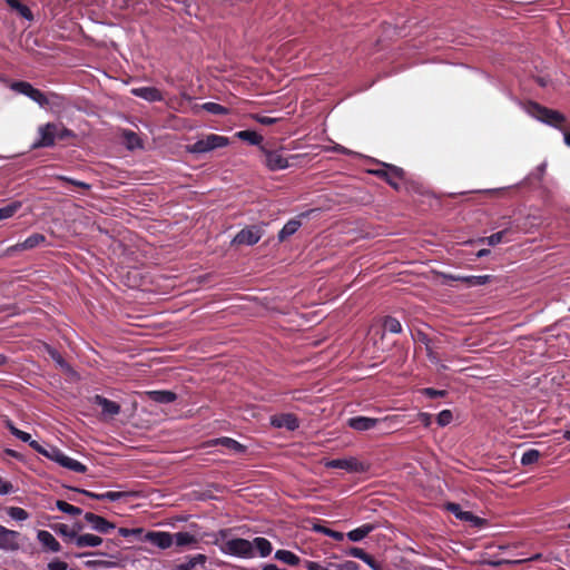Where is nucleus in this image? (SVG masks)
<instances>
[{
  "mask_svg": "<svg viewBox=\"0 0 570 570\" xmlns=\"http://www.w3.org/2000/svg\"><path fill=\"white\" fill-rule=\"evenodd\" d=\"M10 88L18 94L28 96L42 108L52 109L60 106V96L56 94H50L47 96L39 89L32 87V85L27 81H14L10 85Z\"/></svg>",
  "mask_w": 570,
  "mask_h": 570,
  "instance_id": "obj_1",
  "label": "nucleus"
},
{
  "mask_svg": "<svg viewBox=\"0 0 570 570\" xmlns=\"http://www.w3.org/2000/svg\"><path fill=\"white\" fill-rule=\"evenodd\" d=\"M525 109L528 114L535 119L562 130V124L566 121V117L561 112L549 109L533 101L528 102Z\"/></svg>",
  "mask_w": 570,
  "mask_h": 570,
  "instance_id": "obj_2",
  "label": "nucleus"
},
{
  "mask_svg": "<svg viewBox=\"0 0 570 570\" xmlns=\"http://www.w3.org/2000/svg\"><path fill=\"white\" fill-rule=\"evenodd\" d=\"M229 142L227 137L209 134L200 139H198L195 144L188 145L186 150L191 154H204L212 151L216 148H223L227 146Z\"/></svg>",
  "mask_w": 570,
  "mask_h": 570,
  "instance_id": "obj_3",
  "label": "nucleus"
},
{
  "mask_svg": "<svg viewBox=\"0 0 570 570\" xmlns=\"http://www.w3.org/2000/svg\"><path fill=\"white\" fill-rule=\"evenodd\" d=\"M223 551L225 553L243 558H250L254 556L253 543L246 539L240 538L228 540L225 543Z\"/></svg>",
  "mask_w": 570,
  "mask_h": 570,
  "instance_id": "obj_4",
  "label": "nucleus"
},
{
  "mask_svg": "<svg viewBox=\"0 0 570 570\" xmlns=\"http://www.w3.org/2000/svg\"><path fill=\"white\" fill-rule=\"evenodd\" d=\"M325 465L327 468L343 469L348 472H355V473H362V472L367 471V469H368V465L366 463L361 462L356 458H353V456L335 459V460L326 462Z\"/></svg>",
  "mask_w": 570,
  "mask_h": 570,
  "instance_id": "obj_5",
  "label": "nucleus"
},
{
  "mask_svg": "<svg viewBox=\"0 0 570 570\" xmlns=\"http://www.w3.org/2000/svg\"><path fill=\"white\" fill-rule=\"evenodd\" d=\"M58 132V124L48 122L43 126H40L38 129V134L40 136L39 140L33 142L32 148H43L51 147L55 145V139L57 138Z\"/></svg>",
  "mask_w": 570,
  "mask_h": 570,
  "instance_id": "obj_6",
  "label": "nucleus"
},
{
  "mask_svg": "<svg viewBox=\"0 0 570 570\" xmlns=\"http://www.w3.org/2000/svg\"><path fill=\"white\" fill-rule=\"evenodd\" d=\"M261 150L265 156V164L271 170H281L289 166L288 158L283 157L279 150H269L265 146H261Z\"/></svg>",
  "mask_w": 570,
  "mask_h": 570,
  "instance_id": "obj_7",
  "label": "nucleus"
},
{
  "mask_svg": "<svg viewBox=\"0 0 570 570\" xmlns=\"http://www.w3.org/2000/svg\"><path fill=\"white\" fill-rule=\"evenodd\" d=\"M262 229L257 226H249L242 229L233 239L235 245H254L262 238Z\"/></svg>",
  "mask_w": 570,
  "mask_h": 570,
  "instance_id": "obj_8",
  "label": "nucleus"
},
{
  "mask_svg": "<svg viewBox=\"0 0 570 570\" xmlns=\"http://www.w3.org/2000/svg\"><path fill=\"white\" fill-rule=\"evenodd\" d=\"M20 533L9 530L0 524V549L4 551H17L20 549L19 544Z\"/></svg>",
  "mask_w": 570,
  "mask_h": 570,
  "instance_id": "obj_9",
  "label": "nucleus"
},
{
  "mask_svg": "<svg viewBox=\"0 0 570 570\" xmlns=\"http://www.w3.org/2000/svg\"><path fill=\"white\" fill-rule=\"evenodd\" d=\"M51 460L59 463L61 466L78 473H85L87 471L86 465L65 455L60 450H51Z\"/></svg>",
  "mask_w": 570,
  "mask_h": 570,
  "instance_id": "obj_10",
  "label": "nucleus"
},
{
  "mask_svg": "<svg viewBox=\"0 0 570 570\" xmlns=\"http://www.w3.org/2000/svg\"><path fill=\"white\" fill-rule=\"evenodd\" d=\"M145 540L157 546L160 549H167L174 543V537L169 532L149 531L145 535Z\"/></svg>",
  "mask_w": 570,
  "mask_h": 570,
  "instance_id": "obj_11",
  "label": "nucleus"
},
{
  "mask_svg": "<svg viewBox=\"0 0 570 570\" xmlns=\"http://www.w3.org/2000/svg\"><path fill=\"white\" fill-rule=\"evenodd\" d=\"M446 509L455 514L456 518L463 521L471 522L474 527H482L485 521L476 515H474L472 512L469 511H462L460 504L458 503H448Z\"/></svg>",
  "mask_w": 570,
  "mask_h": 570,
  "instance_id": "obj_12",
  "label": "nucleus"
},
{
  "mask_svg": "<svg viewBox=\"0 0 570 570\" xmlns=\"http://www.w3.org/2000/svg\"><path fill=\"white\" fill-rule=\"evenodd\" d=\"M85 520L90 523L91 528L100 533H109L115 529V524L106 520L105 518L97 515L92 512L85 514Z\"/></svg>",
  "mask_w": 570,
  "mask_h": 570,
  "instance_id": "obj_13",
  "label": "nucleus"
},
{
  "mask_svg": "<svg viewBox=\"0 0 570 570\" xmlns=\"http://www.w3.org/2000/svg\"><path fill=\"white\" fill-rule=\"evenodd\" d=\"M271 424L277 429L285 428L288 431H294L298 428L297 417L291 413L272 416Z\"/></svg>",
  "mask_w": 570,
  "mask_h": 570,
  "instance_id": "obj_14",
  "label": "nucleus"
},
{
  "mask_svg": "<svg viewBox=\"0 0 570 570\" xmlns=\"http://www.w3.org/2000/svg\"><path fill=\"white\" fill-rule=\"evenodd\" d=\"M46 240V237L42 234H32L24 242L19 243L14 246H11L7 249V254L11 255L16 250H28L37 247Z\"/></svg>",
  "mask_w": 570,
  "mask_h": 570,
  "instance_id": "obj_15",
  "label": "nucleus"
},
{
  "mask_svg": "<svg viewBox=\"0 0 570 570\" xmlns=\"http://www.w3.org/2000/svg\"><path fill=\"white\" fill-rule=\"evenodd\" d=\"M381 421L379 419L356 416L347 421L350 428L356 431H367L374 429Z\"/></svg>",
  "mask_w": 570,
  "mask_h": 570,
  "instance_id": "obj_16",
  "label": "nucleus"
},
{
  "mask_svg": "<svg viewBox=\"0 0 570 570\" xmlns=\"http://www.w3.org/2000/svg\"><path fill=\"white\" fill-rule=\"evenodd\" d=\"M94 403L101 407L102 413L109 417H114L120 412V405L114 401H110L101 395L94 397Z\"/></svg>",
  "mask_w": 570,
  "mask_h": 570,
  "instance_id": "obj_17",
  "label": "nucleus"
},
{
  "mask_svg": "<svg viewBox=\"0 0 570 570\" xmlns=\"http://www.w3.org/2000/svg\"><path fill=\"white\" fill-rule=\"evenodd\" d=\"M207 444L210 446L222 445L230 451H234L235 453H243L246 450L245 445L240 444L234 439L226 436L210 440L207 442Z\"/></svg>",
  "mask_w": 570,
  "mask_h": 570,
  "instance_id": "obj_18",
  "label": "nucleus"
},
{
  "mask_svg": "<svg viewBox=\"0 0 570 570\" xmlns=\"http://www.w3.org/2000/svg\"><path fill=\"white\" fill-rule=\"evenodd\" d=\"M131 94L147 101H159L163 99L160 91L155 87L134 88Z\"/></svg>",
  "mask_w": 570,
  "mask_h": 570,
  "instance_id": "obj_19",
  "label": "nucleus"
},
{
  "mask_svg": "<svg viewBox=\"0 0 570 570\" xmlns=\"http://www.w3.org/2000/svg\"><path fill=\"white\" fill-rule=\"evenodd\" d=\"M38 540L40 543L46 547L51 552H59L61 547L60 543L56 540V538L46 530H40L37 534Z\"/></svg>",
  "mask_w": 570,
  "mask_h": 570,
  "instance_id": "obj_20",
  "label": "nucleus"
},
{
  "mask_svg": "<svg viewBox=\"0 0 570 570\" xmlns=\"http://www.w3.org/2000/svg\"><path fill=\"white\" fill-rule=\"evenodd\" d=\"M206 561L207 557L199 553L193 557H187L185 562L176 564L173 570H193L197 566L204 567Z\"/></svg>",
  "mask_w": 570,
  "mask_h": 570,
  "instance_id": "obj_21",
  "label": "nucleus"
},
{
  "mask_svg": "<svg viewBox=\"0 0 570 570\" xmlns=\"http://www.w3.org/2000/svg\"><path fill=\"white\" fill-rule=\"evenodd\" d=\"M146 396L157 403L167 404L177 399V395L171 391H148Z\"/></svg>",
  "mask_w": 570,
  "mask_h": 570,
  "instance_id": "obj_22",
  "label": "nucleus"
},
{
  "mask_svg": "<svg viewBox=\"0 0 570 570\" xmlns=\"http://www.w3.org/2000/svg\"><path fill=\"white\" fill-rule=\"evenodd\" d=\"M379 176L383 177L386 179V181L393 186L394 188H399V184L395 179H401L403 177V169L402 168H399V167H395V166H389V170L387 171H377L376 173Z\"/></svg>",
  "mask_w": 570,
  "mask_h": 570,
  "instance_id": "obj_23",
  "label": "nucleus"
},
{
  "mask_svg": "<svg viewBox=\"0 0 570 570\" xmlns=\"http://www.w3.org/2000/svg\"><path fill=\"white\" fill-rule=\"evenodd\" d=\"M102 542V539L95 534H80L76 538V546L78 548H85V547H98Z\"/></svg>",
  "mask_w": 570,
  "mask_h": 570,
  "instance_id": "obj_24",
  "label": "nucleus"
},
{
  "mask_svg": "<svg viewBox=\"0 0 570 570\" xmlns=\"http://www.w3.org/2000/svg\"><path fill=\"white\" fill-rule=\"evenodd\" d=\"M301 220L299 219H291L288 220L284 227L278 233V239L281 242H284L286 238L292 236L297 232V229L301 227Z\"/></svg>",
  "mask_w": 570,
  "mask_h": 570,
  "instance_id": "obj_25",
  "label": "nucleus"
},
{
  "mask_svg": "<svg viewBox=\"0 0 570 570\" xmlns=\"http://www.w3.org/2000/svg\"><path fill=\"white\" fill-rule=\"evenodd\" d=\"M173 537L177 547L195 546L198 542V539L188 532H177Z\"/></svg>",
  "mask_w": 570,
  "mask_h": 570,
  "instance_id": "obj_26",
  "label": "nucleus"
},
{
  "mask_svg": "<svg viewBox=\"0 0 570 570\" xmlns=\"http://www.w3.org/2000/svg\"><path fill=\"white\" fill-rule=\"evenodd\" d=\"M374 528L375 527L373 524H363L362 527L350 531L346 535L351 541L357 542L372 532Z\"/></svg>",
  "mask_w": 570,
  "mask_h": 570,
  "instance_id": "obj_27",
  "label": "nucleus"
},
{
  "mask_svg": "<svg viewBox=\"0 0 570 570\" xmlns=\"http://www.w3.org/2000/svg\"><path fill=\"white\" fill-rule=\"evenodd\" d=\"M252 543H253V549L254 548L257 549L261 557L269 556L273 550L272 543L267 539L262 538V537L255 538Z\"/></svg>",
  "mask_w": 570,
  "mask_h": 570,
  "instance_id": "obj_28",
  "label": "nucleus"
},
{
  "mask_svg": "<svg viewBox=\"0 0 570 570\" xmlns=\"http://www.w3.org/2000/svg\"><path fill=\"white\" fill-rule=\"evenodd\" d=\"M275 558L289 566H296L299 563V558L288 550H277Z\"/></svg>",
  "mask_w": 570,
  "mask_h": 570,
  "instance_id": "obj_29",
  "label": "nucleus"
},
{
  "mask_svg": "<svg viewBox=\"0 0 570 570\" xmlns=\"http://www.w3.org/2000/svg\"><path fill=\"white\" fill-rule=\"evenodd\" d=\"M236 136L242 140L248 141L250 145L258 146L263 140V137L261 135L252 130L238 131Z\"/></svg>",
  "mask_w": 570,
  "mask_h": 570,
  "instance_id": "obj_30",
  "label": "nucleus"
},
{
  "mask_svg": "<svg viewBox=\"0 0 570 570\" xmlns=\"http://www.w3.org/2000/svg\"><path fill=\"white\" fill-rule=\"evenodd\" d=\"M46 350H47L49 356L56 362V364L60 368L68 371V372L71 371L70 365L63 360V357L57 350L50 347L49 345H46Z\"/></svg>",
  "mask_w": 570,
  "mask_h": 570,
  "instance_id": "obj_31",
  "label": "nucleus"
},
{
  "mask_svg": "<svg viewBox=\"0 0 570 570\" xmlns=\"http://www.w3.org/2000/svg\"><path fill=\"white\" fill-rule=\"evenodd\" d=\"M21 208L20 202H13L2 208H0V220L12 217Z\"/></svg>",
  "mask_w": 570,
  "mask_h": 570,
  "instance_id": "obj_32",
  "label": "nucleus"
},
{
  "mask_svg": "<svg viewBox=\"0 0 570 570\" xmlns=\"http://www.w3.org/2000/svg\"><path fill=\"white\" fill-rule=\"evenodd\" d=\"M124 138L128 149L142 147L141 139L134 131H125Z\"/></svg>",
  "mask_w": 570,
  "mask_h": 570,
  "instance_id": "obj_33",
  "label": "nucleus"
},
{
  "mask_svg": "<svg viewBox=\"0 0 570 570\" xmlns=\"http://www.w3.org/2000/svg\"><path fill=\"white\" fill-rule=\"evenodd\" d=\"M55 530L58 533H60L61 535H63L67 541H75L76 542V538L78 537L77 535V530L71 529L67 524H58V525H56Z\"/></svg>",
  "mask_w": 570,
  "mask_h": 570,
  "instance_id": "obj_34",
  "label": "nucleus"
},
{
  "mask_svg": "<svg viewBox=\"0 0 570 570\" xmlns=\"http://www.w3.org/2000/svg\"><path fill=\"white\" fill-rule=\"evenodd\" d=\"M7 3L11 9L17 10L23 18L32 19L30 9L18 0H7Z\"/></svg>",
  "mask_w": 570,
  "mask_h": 570,
  "instance_id": "obj_35",
  "label": "nucleus"
},
{
  "mask_svg": "<svg viewBox=\"0 0 570 570\" xmlns=\"http://www.w3.org/2000/svg\"><path fill=\"white\" fill-rule=\"evenodd\" d=\"M383 327L390 333H400L402 331L401 323L392 316H386L384 318Z\"/></svg>",
  "mask_w": 570,
  "mask_h": 570,
  "instance_id": "obj_36",
  "label": "nucleus"
},
{
  "mask_svg": "<svg viewBox=\"0 0 570 570\" xmlns=\"http://www.w3.org/2000/svg\"><path fill=\"white\" fill-rule=\"evenodd\" d=\"M540 456H541V453L538 450H535V449L528 450L522 454L521 463H522V465L533 464L539 460Z\"/></svg>",
  "mask_w": 570,
  "mask_h": 570,
  "instance_id": "obj_37",
  "label": "nucleus"
},
{
  "mask_svg": "<svg viewBox=\"0 0 570 570\" xmlns=\"http://www.w3.org/2000/svg\"><path fill=\"white\" fill-rule=\"evenodd\" d=\"M7 513L12 519L18 520V521H23V520H27L29 518L28 512L24 509L18 508V507H10V508H8Z\"/></svg>",
  "mask_w": 570,
  "mask_h": 570,
  "instance_id": "obj_38",
  "label": "nucleus"
},
{
  "mask_svg": "<svg viewBox=\"0 0 570 570\" xmlns=\"http://www.w3.org/2000/svg\"><path fill=\"white\" fill-rule=\"evenodd\" d=\"M56 505H57V508L60 511H62L65 513H69V514H72V515L81 514V509H79L78 507L69 504L66 501L59 500V501H57Z\"/></svg>",
  "mask_w": 570,
  "mask_h": 570,
  "instance_id": "obj_39",
  "label": "nucleus"
},
{
  "mask_svg": "<svg viewBox=\"0 0 570 570\" xmlns=\"http://www.w3.org/2000/svg\"><path fill=\"white\" fill-rule=\"evenodd\" d=\"M202 108L210 114H214V115L227 114V109L224 106L218 105L216 102H206L202 106Z\"/></svg>",
  "mask_w": 570,
  "mask_h": 570,
  "instance_id": "obj_40",
  "label": "nucleus"
},
{
  "mask_svg": "<svg viewBox=\"0 0 570 570\" xmlns=\"http://www.w3.org/2000/svg\"><path fill=\"white\" fill-rule=\"evenodd\" d=\"M505 233H507V230H501V232L492 234L489 237L480 238L479 242L480 243H487L490 246H494V245H497V244L502 242L503 236H504Z\"/></svg>",
  "mask_w": 570,
  "mask_h": 570,
  "instance_id": "obj_41",
  "label": "nucleus"
},
{
  "mask_svg": "<svg viewBox=\"0 0 570 570\" xmlns=\"http://www.w3.org/2000/svg\"><path fill=\"white\" fill-rule=\"evenodd\" d=\"M490 281L489 275H482V276H466L464 278V282H466L470 286H479L484 285Z\"/></svg>",
  "mask_w": 570,
  "mask_h": 570,
  "instance_id": "obj_42",
  "label": "nucleus"
},
{
  "mask_svg": "<svg viewBox=\"0 0 570 570\" xmlns=\"http://www.w3.org/2000/svg\"><path fill=\"white\" fill-rule=\"evenodd\" d=\"M30 446L37 451L38 453L47 456L48 459L51 460V450H59L58 448L56 446H49L48 449L43 448L41 444H39L37 441H32L30 442Z\"/></svg>",
  "mask_w": 570,
  "mask_h": 570,
  "instance_id": "obj_43",
  "label": "nucleus"
},
{
  "mask_svg": "<svg viewBox=\"0 0 570 570\" xmlns=\"http://www.w3.org/2000/svg\"><path fill=\"white\" fill-rule=\"evenodd\" d=\"M57 178L59 180L66 181L68 184H71V185L77 186L79 188H82L85 190L90 189V185L85 183V181L76 180V179H72V178H69V177H66V176H58Z\"/></svg>",
  "mask_w": 570,
  "mask_h": 570,
  "instance_id": "obj_44",
  "label": "nucleus"
},
{
  "mask_svg": "<svg viewBox=\"0 0 570 570\" xmlns=\"http://www.w3.org/2000/svg\"><path fill=\"white\" fill-rule=\"evenodd\" d=\"M452 421V412L450 410H443L438 415V423L441 426L448 425Z\"/></svg>",
  "mask_w": 570,
  "mask_h": 570,
  "instance_id": "obj_45",
  "label": "nucleus"
},
{
  "mask_svg": "<svg viewBox=\"0 0 570 570\" xmlns=\"http://www.w3.org/2000/svg\"><path fill=\"white\" fill-rule=\"evenodd\" d=\"M124 495H125L124 492H112V491H109V492H106V493H101L99 495V500L117 501L120 498H122Z\"/></svg>",
  "mask_w": 570,
  "mask_h": 570,
  "instance_id": "obj_46",
  "label": "nucleus"
},
{
  "mask_svg": "<svg viewBox=\"0 0 570 570\" xmlns=\"http://www.w3.org/2000/svg\"><path fill=\"white\" fill-rule=\"evenodd\" d=\"M70 137H73V132L71 130H69L68 128H66L65 126L58 124L57 138L60 140H65Z\"/></svg>",
  "mask_w": 570,
  "mask_h": 570,
  "instance_id": "obj_47",
  "label": "nucleus"
},
{
  "mask_svg": "<svg viewBox=\"0 0 570 570\" xmlns=\"http://www.w3.org/2000/svg\"><path fill=\"white\" fill-rule=\"evenodd\" d=\"M47 569L48 570H67L68 564L65 561L53 560L48 563Z\"/></svg>",
  "mask_w": 570,
  "mask_h": 570,
  "instance_id": "obj_48",
  "label": "nucleus"
},
{
  "mask_svg": "<svg viewBox=\"0 0 570 570\" xmlns=\"http://www.w3.org/2000/svg\"><path fill=\"white\" fill-rule=\"evenodd\" d=\"M254 118L262 125L269 126L273 124H276L278 121V118L275 117H268V116H261L256 115Z\"/></svg>",
  "mask_w": 570,
  "mask_h": 570,
  "instance_id": "obj_49",
  "label": "nucleus"
},
{
  "mask_svg": "<svg viewBox=\"0 0 570 570\" xmlns=\"http://www.w3.org/2000/svg\"><path fill=\"white\" fill-rule=\"evenodd\" d=\"M13 491V485L0 476V494H8Z\"/></svg>",
  "mask_w": 570,
  "mask_h": 570,
  "instance_id": "obj_50",
  "label": "nucleus"
},
{
  "mask_svg": "<svg viewBox=\"0 0 570 570\" xmlns=\"http://www.w3.org/2000/svg\"><path fill=\"white\" fill-rule=\"evenodd\" d=\"M346 553L361 560L365 559L366 557V552L363 549L356 547L350 548Z\"/></svg>",
  "mask_w": 570,
  "mask_h": 570,
  "instance_id": "obj_51",
  "label": "nucleus"
},
{
  "mask_svg": "<svg viewBox=\"0 0 570 570\" xmlns=\"http://www.w3.org/2000/svg\"><path fill=\"white\" fill-rule=\"evenodd\" d=\"M524 560H514V561H510V560H489V561H485L487 564L491 566V567H500L502 564H508V563H521L523 562Z\"/></svg>",
  "mask_w": 570,
  "mask_h": 570,
  "instance_id": "obj_52",
  "label": "nucleus"
},
{
  "mask_svg": "<svg viewBox=\"0 0 570 570\" xmlns=\"http://www.w3.org/2000/svg\"><path fill=\"white\" fill-rule=\"evenodd\" d=\"M416 340L419 342L423 343L425 345V348L431 346V343H432L431 338H429V336L425 333L421 332V331H419L416 333Z\"/></svg>",
  "mask_w": 570,
  "mask_h": 570,
  "instance_id": "obj_53",
  "label": "nucleus"
},
{
  "mask_svg": "<svg viewBox=\"0 0 570 570\" xmlns=\"http://www.w3.org/2000/svg\"><path fill=\"white\" fill-rule=\"evenodd\" d=\"M424 393L430 397H441L445 395V391L443 390H434V389H425Z\"/></svg>",
  "mask_w": 570,
  "mask_h": 570,
  "instance_id": "obj_54",
  "label": "nucleus"
},
{
  "mask_svg": "<svg viewBox=\"0 0 570 570\" xmlns=\"http://www.w3.org/2000/svg\"><path fill=\"white\" fill-rule=\"evenodd\" d=\"M366 564H368L373 570H381L380 564L368 554L366 553L365 559H362Z\"/></svg>",
  "mask_w": 570,
  "mask_h": 570,
  "instance_id": "obj_55",
  "label": "nucleus"
},
{
  "mask_svg": "<svg viewBox=\"0 0 570 570\" xmlns=\"http://www.w3.org/2000/svg\"><path fill=\"white\" fill-rule=\"evenodd\" d=\"M16 438H18L19 440H21L22 442H28L30 444V442H32L33 440H31V435L27 432H23L21 430H18L16 435Z\"/></svg>",
  "mask_w": 570,
  "mask_h": 570,
  "instance_id": "obj_56",
  "label": "nucleus"
},
{
  "mask_svg": "<svg viewBox=\"0 0 570 570\" xmlns=\"http://www.w3.org/2000/svg\"><path fill=\"white\" fill-rule=\"evenodd\" d=\"M306 569L307 570H328L327 568L321 566L317 562H313V561H306Z\"/></svg>",
  "mask_w": 570,
  "mask_h": 570,
  "instance_id": "obj_57",
  "label": "nucleus"
},
{
  "mask_svg": "<svg viewBox=\"0 0 570 570\" xmlns=\"http://www.w3.org/2000/svg\"><path fill=\"white\" fill-rule=\"evenodd\" d=\"M73 491H77V492H79V493H82V494H85L86 497H89V498H91V499H97V500H99V495H100V494H97V493H94V492H90V491H87V490H83V489H76V488L73 489Z\"/></svg>",
  "mask_w": 570,
  "mask_h": 570,
  "instance_id": "obj_58",
  "label": "nucleus"
},
{
  "mask_svg": "<svg viewBox=\"0 0 570 570\" xmlns=\"http://www.w3.org/2000/svg\"><path fill=\"white\" fill-rule=\"evenodd\" d=\"M328 537H331L337 541H341L344 539V534L342 532L334 531V530L328 531Z\"/></svg>",
  "mask_w": 570,
  "mask_h": 570,
  "instance_id": "obj_59",
  "label": "nucleus"
},
{
  "mask_svg": "<svg viewBox=\"0 0 570 570\" xmlns=\"http://www.w3.org/2000/svg\"><path fill=\"white\" fill-rule=\"evenodd\" d=\"M343 569H345V570H357L358 569V564L353 562V561H346L343 564Z\"/></svg>",
  "mask_w": 570,
  "mask_h": 570,
  "instance_id": "obj_60",
  "label": "nucleus"
},
{
  "mask_svg": "<svg viewBox=\"0 0 570 570\" xmlns=\"http://www.w3.org/2000/svg\"><path fill=\"white\" fill-rule=\"evenodd\" d=\"M426 352H428V356H429V358H430L432 362H438V360H439V358H438L436 353L433 351L432 345H431V346H429V347L426 348Z\"/></svg>",
  "mask_w": 570,
  "mask_h": 570,
  "instance_id": "obj_61",
  "label": "nucleus"
},
{
  "mask_svg": "<svg viewBox=\"0 0 570 570\" xmlns=\"http://www.w3.org/2000/svg\"><path fill=\"white\" fill-rule=\"evenodd\" d=\"M313 529L316 531V532H321V533H324L326 535H328V531H331V529L326 528V527H323L321 524H315L313 527Z\"/></svg>",
  "mask_w": 570,
  "mask_h": 570,
  "instance_id": "obj_62",
  "label": "nucleus"
},
{
  "mask_svg": "<svg viewBox=\"0 0 570 570\" xmlns=\"http://www.w3.org/2000/svg\"><path fill=\"white\" fill-rule=\"evenodd\" d=\"M333 150H335L337 153L346 154V155H352L353 154L351 150L346 149L345 147H343L341 145H335L333 147Z\"/></svg>",
  "mask_w": 570,
  "mask_h": 570,
  "instance_id": "obj_63",
  "label": "nucleus"
},
{
  "mask_svg": "<svg viewBox=\"0 0 570 570\" xmlns=\"http://www.w3.org/2000/svg\"><path fill=\"white\" fill-rule=\"evenodd\" d=\"M420 420L424 425H429L431 421V415L426 413L420 414Z\"/></svg>",
  "mask_w": 570,
  "mask_h": 570,
  "instance_id": "obj_64",
  "label": "nucleus"
}]
</instances>
